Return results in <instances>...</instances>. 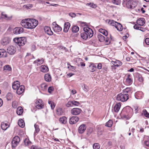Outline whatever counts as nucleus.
Masks as SVG:
<instances>
[{"label": "nucleus", "mask_w": 149, "mask_h": 149, "mask_svg": "<svg viewBox=\"0 0 149 149\" xmlns=\"http://www.w3.org/2000/svg\"><path fill=\"white\" fill-rule=\"evenodd\" d=\"M21 24L23 27L28 29L35 28L38 24V21L34 19H28V20H23L21 22Z\"/></svg>", "instance_id": "1"}, {"label": "nucleus", "mask_w": 149, "mask_h": 149, "mask_svg": "<svg viewBox=\"0 0 149 149\" xmlns=\"http://www.w3.org/2000/svg\"><path fill=\"white\" fill-rule=\"evenodd\" d=\"M133 113L132 109L128 106L124 107L122 111V113L123 114V117L127 120L130 118Z\"/></svg>", "instance_id": "2"}, {"label": "nucleus", "mask_w": 149, "mask_h": 149, "mask_svg": "<svg viewBox=\"0 0 149 149\" xmlns=\"http://www.w3.org/2000/svg\"><path fill=\"white\" fill-rule=\"evenodd\" d=\"M137 2L135 0H123V5L128 8L133 9L137 6Z\"/></svg>", "instance_id": "3"}, {"label": "nucleus", "mask_w": 149, "mask_h": 149, "mask_svg": "<svg viewBox=\"0 0 149 149\" xmlns=\"http://www.w3.org/2000/svg\"><path fill=\"white\" fill-rule=\"evenodd\" d=\"M13 40L20 47L24 45L26 42V39L25 37L15 38Z\"/></svg>", "instance_id": "4"}, {"label": "nucleus", "mask_w": 149, "mask_h": 149, "mask_svg": "<svg viewBox=\"0 0 149 149\" xmlns=\"http://www.w3.org/2000/svg\"><path fill=\"white\" fill-rule=\"evenodd\" d=\"M129 98V96L123 92L117 95L116 100L118 101L124 102L127 101Z\"/></svg>", "instance_id": "5"}, {"label": "nucleus", "mask_w": 149, "mask_h": 149, "mask_svg": "<svg viewBox=\"0 0 149 149\" xmlns=\"http://www.w3.org/2000/svg\"><path fill=\"white\" fill-rule=\"evenodd\" d=\"M84 32L86 33L87 35L88 36L89 38H91L93 36V32L92 29L87 26L84 28Z\"/></svg>", "instance_id": "6"}, {"label": "nucleus", "mask_w": 149, "mask_h": 149, "mask_svg": "<svg viewBox=\"0 0 149 149\" xmlns=\"http://www.w3.org/2000/svg\"><path fill=\"white\" fill-rule=\"evenodd\" d=\"M35 106L36 108L38 109H41L43 108V103L42 100L39 99L36 100Z\"/></svg>", "instance_id": "7"}, {"label": "nucleus", "mask_w": 149, "mask_h": 149, "mask_svg": "<svg viewBox=\"0 0 149 149\" xmlns=\"http://www.w3.org/2000/svg\"><path fill=\"white\" fill-rule=\"evenodd\" d=\"M54 31L56 32H59L62 29V28L57 24L56 22H54L52 23Z\"/></svg>", "instance_id": "8"}, {"label": "nucleus", "mask_w": 149, "mask_h": 149, "mask_svg": "<svg viewBox=\"0 0 149 149\" xmlns=\"http://www.w3.org/2000/svg\"><path fill=\"white\" fill-rule=\"evenodd\" d=\"M10 41V38L8 37H6L3 38L1 40V43L3 46L7 45L9 43Z\"/></svg>", "instance_id": "9"}, {"label": "nucleus", "mask_w": 149, "mask_h": 149, "mask_svg": "<svg viewBox=\"0 0 149 149\" xmlns=\"http://www.w3.org/2000/svg\"><path fill=\"white\" fill-rule=\"evenodd\" d=\"M81 111V109L78 108H74L71 110V113L74 115H78L79 114Z\"/></svg>", "instance_id": "10"}, {"label": "nucleus", "mask_w": 149, "mask_h": 149, "mask_svg": "<svg viewBox=\"0 0 149 149\" xmlns=\"http://www.w3.org/2000/svg\"><path fill=\"white\" fill-rule=\"evenodd\" d=\"M24 31V29L22 27H16L13 30V33L14 34H18L22 33Z\"/></svg>", "instance_id": "11"}, {"label": "nucleus", "mask_w": 149, "mask_h": 149, "mask_svg": "<svg viewBox=\"0 0 149 149\" xmlns=\"http://www.w3.org/2000/svg\"><path fill=\"white\" fill-rule=\"evenodd\" d=\"M8 53L10 55L14 54L16 52V48L13 46H11L7 49Z\"/></svg>", "instance_id": "12"}, {"label": "nucleus", "mask_w": 149, "mask_h": 149, "mask_svg": "<svg viewBox=\"0 0 149 149\" xmlns=\"http://www.w3.org/2000/svg\"><path fill=\"white\" fill-rule=\"evenodd\" d=\"M79 118L76 116L72 117L69 120V123L70 124H75L79 120Z\"/></svg>", "instance_id": "13"}, {"label": "nucleus", "mask_w": 149, "mask_h": 149, "mask_svg": "<svg viewBox=\"0 0 149 149\" xmlns=\"http://www.w3.org/2000/svg\"><path fill=\"white\" fill-rule=\"evenodd\" d=\"M86 127L85 124H81L78 128V132L80 134L83 133L86 130Z\"/></svg>", "instance_id": "14"}, {"label": "nucleus", "mask_w": 149, "mask_h": 149, "mask_svg": "<svg viewBox=\"0 0 149 149\" xmlns=\"http://www.w3.org/2000/svg\"><path fill=\"white\" fill-rule=\"evenodd\" d=\"M89 69L90 71L93 72L95 71L97 69L96 64H94L93 63H91L89 66Z\"/></svg>", "instance_id": "15"}, {"label": "nucleus", "mask_w": 149, "mask_h": 149, "mask_svg": "<svg viewBox=\"0 0 149 149\" xmlns=\"http://www.w3.org/2000/svg\"><path fill=\"white\" fill-rule=\"evenodd\" d=\"M44 30L45 33L51 36L53 34V32L51 31L50 27H45Z\"/></svg>", "instance_id": "16"}, {"label": "nucleus", "mask_w": 149, "mask_h": 149, "mask_svg": "<svg viewBox=\"0 0 149 149\" xmlns=\"http://www.w3.org/2000/svg\"><path fill=\"white\" fill-rule=\"evenodd\" d=\"M24 86L23 85L20 86L17 89V93L18 94L20 95L24 92Z\"/></svg>", "instance_id": "17"}, {"label": "nucleus", "mask_w": 149, "mask_h": 149, "mask_svg": "<svg viewBox=\"0 0 149 149\" xmlns=\"http://www.w3.org/2000/svg\"><path fill=\"white\" fill-rule=\"evenodd\" d=\"M20 82L17 81H14L12 85V88L14 90H17L19 87L20 86Z\"/></svg>", "instance_id": "18"}, {"label": "nucleus", "mask_w": 149, "mask_h": 149, "mask_svg": "<svg viewBox=\"0 0 149 149\" xmlns=\"http://www.w3.org/2000/svg\"><path fill=\"white\" fill-rule=\"evenodd\" d=\"M70 23L68 22H66L64 24V28L63 31L64 32L66 33L68 32L69 29L70 27Z\"/></svg>", "instance_id": "19"}, {"label": "nucleus", "mask_w": 149, "mask_h": 149, "mask_svg": "<svg viewBox=\"0 0 149 149\" xmlns=\"http://www.w3.org/2000/svg\"><path fill=\"white\" fill-rule=\"evenodd\" d=\"M136 23L140 26H143L145 24V19L143 18H139L137 20Z\"/></svg>", "instance_id": "20"}, {"label": "nucleus", "mask_w": 149, "mask_h": 149, "mask_svg": "<svg viewBox=\"0 0 149 149\" xmlns=\"http://www.w3.org/2000/svg\"><path fill=\"white\" fill-rule=\"evenodd\" d=\"M7 52L5 50L3 49H0V58L7 57Z\"/></svg>", "instance_id": "21"}, {"label": "nucleus", "mask_w": 149, "mask_h": 149, "mask_svg": "<svg viewBox=\"0 0 149 149\" xmlns=\"http://www.w3.org/2000/svg\"><path fill=\"white\" fill-rule=\"evenodd\" d=\"M130 88H127L123 90V92L125 94H127L129 96L132 93V91Z\"/></svg>", "instance_id": "22"}, {"label": "nucleus", "mask_w": 149, "mask_h": 149, "mask_svg": "<svg viewBox=\"0 0 149 149\" xmlns=\"http://www.w3.org/2000/svg\"><path fill=\"white\" fill-rule=\"evenodd\" d=\"M40 70L43 72H46L49 70L48 67L45 65H41L40 67Z\"/></svg>", "instance_id": "23"}, {"label": "nucleus", "mask_w": 149, "mask_h": 149, "mask_svg": "<svg viewBox=\"0 0 149 149\" xmlns=\"http://www.w3.org/2000/svg\"><path fill=\"white\" fill-rule=\"evenodd\" d=\"M120 107L121 104L120 102H119L116 104L115 105L114 107L115 112H118L119 111L120 108Z\"/></svg>", "instance_id": "24"}, {"label": "nucleus", "mask_w": 149, "mask_h": 149, "mask_svg": "<svg viewBox=\"0 0 149 149\" xmlns=\"http://www.w3.org/2000/svg\"><path fill=\"white\" fill-rule=\"evenodd\" d=\"M44 78L45 81L47 82H50L51 81V77L49 74H46L45 75Z\"/></svg>", "instance_id": "25"}, {"label": "nucleus", "mask_w": 149, "mask_h": 149, "mask_svg": "<svg viewBox=\"0 0 149 149\" xmlns=\"http://www.w3.org/2000/svg\"><path fill=\"white\" fill-rule=\"evenodd\" d=\"M143 93L141 91L136 93L135 94L136 98L137 99H140L143 97Z\"/></svg>", "instance_id": "26"}, {"label": "nucleus", "mask_w": 149, "mask_h": 149, "mask_svg": "<svg viewBox=\"0 0 149 149\" xmlns=\"http://www.w3.org/2000/svg\"><path fill=\"white\" fill-rule=\"evenodd\" d=\"M9 126L7 123H2L1 125V129L4 130H6L9 127Z\"/></svg>", "instance_id": "27"}, {"label": "nucleus", "mask_w": 149, "mask_h": 149, "mask_svg": "<svg viewBox=\"0 0 149 149\" xmlns=\"http://www.w3.org/2000/svg\"><path fill=\"white\" fill-rule=\"evenodd\" d=\"M144 144L146 146L149 147V137L148 136H146L145 137Z\"/></svg>", "instance_id": "28"}, {"label": "nucleus", "mask_w": 149, "mask_h": 149, "mask_svg": "<svg viewBox=\"0 0 149 149\" xmlns=\"http://www.w3.org/2000/svg\"><path fill=\"white\" fill-rule=\"evenodd\" d=\"M23 112V109L21 107H18L16 113L18 115H22Z\"/></svg>", "instance_id": "29"}, {"label": "nucleus", "mask_w": 149, "mask_h": 149, "mask_svg": "<svg viewBox=\"0 0 149 149\" xmlns=\"http://www.w3.org/2000/svg\"><path fill=\"white\" fill-rule=\"evenodd\" d=\"M18 124L19 127H23L24 126V123L22 119H20L19 120Z\"/></svg>", "instance_id": "30"}, {"label": "nucleus", "mask_w": 149, "mask_h": 149, "mask_svg": "<svg viewBox=\"0 0 149 149\" xmlns=\"http://www.w3.org/2000/svg\"><path fill=\"white\" fill-rule=\"evenodd\" d=\"M116 24H117L116 26V28L119 31H121L123 30L122 25L119 23H118Z\"/></svg>", "instance_id": "31"}, {"label": "nucleus", "mask_w": 149, "mask_h": 149, "mask_svg": "<svg viewBox=\"0 0 149 149\" xmlns=\"http://www.w3.org/2000/svg\"><path fill=\"white\" fill-rule=\"evenodd\" d=\"M141 115H144L146 117L149 118V113L148 112L146 109H144L143 110L141 113Z\"/></svg>", "instance_id": "32"}, {"label": "nucleus", "mask_w": 149, "mask_h": 149, "mask_svg": "<svg viewBox=\"0 0 149 149\" xmlns=\"http://www.w3.org/2000/svg\"><path fill=\"white\" fill-rule=\"evenodd\" d=\"M97 38L98 40L100 42H103L105 39V37L101 34H99L98 35Z\"/></svg>", "instance_id": "33"}, {"label": "nucleus", "mask_w": 149, "mask_h": 149, "mask_svg": "<svg viewBox=\"0 0 149 149\" xmlns=\"http://www.w3.org/2000/svg\"><path fill=\"white\" fill-rule=\"evenodd\" d=\"M72 31L74 33H76L79 30V27L76 25H74L72 28Z\"/></svg>", "instance_id": "34"}, {"label": "nucleus", "mask_w": 149, "mask_h": 149, "mask_svg": "<svg viewBox=\"0 0 149 149\" xmlns=\"http://www.w3.org/2000/svg\"><path fill=\"white\" fill-rule=\"evenodd\" d=\"M67 118L65 116L61 117L59 118V121L62 124H65L67 122Z\"/></svg>", "instance_id": "35"}, {"label": "nucleus", "mask_w": 149, "mask_h": 149, "mask_svg": "<svg viewBox=\"0 0 149 149\" xmlns=\"http://www.w3.org/2000/svg\"><path fill=\"white\" fill-rule=\"evenodd\" d=\"M99 31L105 36H107L108 34L107 31L105 30L102 29L101 28L99 29Z\"/></svg>", "instance_id": "36"}, {"label": "nucleus", "mask_w": 149, "mask_h": 149, "mask_svg": "<svg viewBox=\"0 0 149 149\" xmlns=\"http://www.w3.org/2000/svg\"><path fill=\"white\" fill-rule=\"evenodd\" d=\"M81 38L84 40H86L89 37L87 35L85 32H83L81 33Z\"/></svg>", "instance_id": "37"}, {"label": "nucleus", "mask_w": 149, "mask_h": 149, "mask_svg": "<svg viewBox=\"0 0 149 149\" xmlns=\"http://www.w3.org/2000/svg\"><path fill=\"white\" fill-rule=\"evenodd\" d=\"M125 82L126 84L129 85H131L132 83L133 79L132 78L126 79Z\"/></svg>", "instance_id": "38"}, {"label": "nucleus", "mask_w": 149, "mask_h": 149, "mask_svg": "<svg viewBox=\"0 0 149 149\" xmlns=\"http://www.w3.org/2000/svg\"><path fill=\"white\" fill-rule=\"evenodd\" d=\"M118 22H115L113 20H109L108 23L111 25L114 26L116 27V23H118Z\"/></svg>", "instance_id": "39"}, {"label": "nucleus", "mask_w": 149, "mask_h": 149, "mask_svg": "<svg viewBox=\"0 0 149 149\" xmlns=\"http://www.w3.org/2000/svg\"><path fill=\"white\" fill-rule=\"evenodd\" d=\"M136 76L137 77L138 80L139 81L142 82L143 81V79L141 75L138 73L137 74Z\"/></svg>", "instance_id": "40"}, {"label": "nucleus", "mask_w": 149, "mask_h": 149, "mask_svg": "<svg viewBox=\"0 0 149 149\" xmlns=\"http://www.w3.org/2000/svg\"><path fill=\"white\" fill-rule=\"evenodd\" d=\"M113 124L112 121L111 120H109L106 124V126L109 127H111Z\"/></svg>", "instance_id": "41"}, {"label": "nucleus", "mask_w": 149, "mask_h": 149, "mask_svg": "<svg viewBox=\"0 0 149 149\" xmlns=\"http://www.w3.org/2000/svg\"><path fill=\"white\" fill-rule=\"evenodd\" d=\"M86 6H89L90 7L93 8H95L97 7V5L93 3H87L86 4Z\"/></svg>", "instance_id": "42"}, {"label": "nucleus", "mask_w": 149, "mask_h": 149, "mask_svg": "<svg viewBox=\"0 0 149 149\" xmlns=\"http://www.w3.org/2000/svg\"><path fill=\"white\" fill-rule=\"evenodd\" d=\"M13 97V95L10 93H8L6 96L7 99L8 100H10Z\"/></svg>", "instance_id": "43"}, {"label": "nucleus", "mask_w": 149, "mask_h": 149, "mask_svg": "<svg viewBox=\"0 0 149 149\" xmlns=\"http://www.w3.org/2000/svg\"><path fill=\"white\" fill-rule=\"evenodd\" d=\"M34 126L35 129L34 134H35L36 133H38L40 129L39 128V126L38 125L35 124Z\"/></svg>", "instance_id": "44"}, {"label": "nucleus", "mask_w": 149, "mask_h": 149, "mask_svg": "<svg viewBox=\"0 0 149 149\" xmlns=\"http://www.w3.org/2000/svg\"><path fill=\"white\" fill-rule=\"evenodd\" d=\"M4 70L10 71L11 70V68L10 65H7L4 67Z\"/></svg>", "instance_id": "45"}, {"label": "nucleus", "mask_w": 149, "mask_h": 149, "mask_svg": "<svg viewBox=\"0 0 149 149\" xmlns=\"http://www.w3.org/2000/svg\"><path fill=\"white\" fill-rule=\"evenodd\" d=\"M93 129L91 127H90L87 130V134L89 136L93 132Z\"/></svg>", "instance_id": "46"}, {"label": "nucleus", "mask_w": 149, "mask_h": 149, "mask_svg": "<svg viewBox=\"0 0 149 149\" xmlns=\"http://www.w3.org/2000/svg\"><path fill=\"white\" fill-rule=\"evenodd\" d=\"M12 146L13 148H15L19 144V143L16 142V141L12 140Z\"/></svg>", "instance_id": "47"}, {"label": "nucleus", "mask_w": 149, "mask_h": 149, "mask_svg": "<svg viewBox=\"0 0 149 149\" xmlns=\"http://www.w3.org/2000/svg\"><path fill=\"white\" fill-rule=\"evenodd\" d=\"M24 142L25 145L26 146L29 145L31 143V142L29 139H26L24 141Z\"/></svg>", "instance_id": "48"}, {"label": "nucleus", "mask_w": 149, "mask_h": 149, "mask_svg": "<svg viewBox=\"0 0 149 149\" xmlns=\"http://www.w3.org/2000/svg\"><path fill=\"white\" fill-rule=\"evenodd\" d=\"M57 114L58 115H61L63 113L62 109L61 108H59L56 110Z\"/></svg>", "instance_id": "49"}, {"label": "nucleus", "mask_w": 149, "mask_h": 149, "mask_svg": "<svg viewBox=\"0 0 149 149\" xmlns=\"http://www.w3.org/2000/svg\"><path fill=\"white\" fill-rule=\"evenodd\" d=\"M93 149H99L100 145L98 143H95L93 145Z\"/></svg>", "instance_id": "50"}, {"label": "nucleus", "mask_w": 149, "mask_h": 149, "mask_svg": "<svg viewBox=\"0 0 149 149\" xmlns=\"http://www.w3.org/2000/svg\"><path fill=\"white\" fill-rule=\"evenodd\" d=\"M113 3L116 5H119L121 3V0H113L112 1Z\"/></svg>", "instance_id": "51"}, {"label": "nucleus", "mask_w": 149, "mask_h": 149, "mask_svg": "<svg viewBox=\"0 0 149 149\" xmlns=\"http://www.w3.org/2000/svg\"><path fill=\"white\" fill-rule=\"evenodd\" d=\"M12 140L16 141V142L19 143L20 141V139L18 136H16L13 138Z\"/></svg>", "instance_id": "52"}, {"label": "nucleus", "mask_w": 149, "mask_h": 149, "mask_svg": "<svg viewBox=\"0 0 149 149\" xmlns=\"http://www.w3.org/2000/svg\"><path fill=\"white\" fill-rule=\"evenodd\" d=\"M72 101V106L73 105L75 106H78L80 104L79 102L75 101V100Z\"/></svg>", "instance_id": "53"}, {"label": "nucleus", "mask_w": 149, "mask_h": 149, "mask_svg": "<svg viewBox=\"0 0 149 149\" xmlns=\"http://www.w3.org/2000/svg\"><path fill=\"white\" fill-rule=\"evenodd\" d=\"M111 62L112 63H113L116 64H119V65H122V62L119 60H116L115 61H112Z\"/></svg>", "instance_id": "54"}, {"label": "nucleus", "mask_w": 149, "mask_h": 149, "mask_svg": "<svg viewBox=\"0 0 149 149\" xmlns=\"http://www.w3.org/2000/svg\"><path fill=\"white\" fill-rule=\"evenodd\" d=\"M2 16H3L4 17H3V18H4L5 19L7 20L10 19L12 18V17H9L7 16V15L6 14L4 15L2 13H1Z\"/></svg>", "instance_id": "55"}, {"label": "nucleus", "mask_w": 149, "mask_h": 149, "mask_svg": "<svg viewBox=\"0 0 149 149\" xmlns=\"http://www.w3.org/2000/svg\"><path fill=\"white\" fill-rule=\"evenodd\" d=\"M82 87L85 92H86L88 91V87L86 86L85 84H83L82 86Z\"/></svg>", "instance_id": "56"}, {"label": "nucleus", "mask_w": 149, "mask_h": 149, "mask_svg": "<svg viewBox=\"0 0 149 149\" xmlns=\"http://www.w3.org/2000/svg\"><path fill=\"white\" fill-rule=\"evenodd\" d=\"M66 106L67 107H72V101H68V103L66 104Z\"/></svg>", "instance_id": "57"}, {"label": "nucleus", "mask_w": 149, "mask_h": 149, "mask_svg": "<svg viewBox=\"0 0 149 149\" xmlns=\"http://www.w3.org/2000/svg\"><path fill=\"white\" fill-rule=\"evenodd\" d=\"M54 89V88L52 86H50L48 88V92L49 93H51V92L53 91Z\"/></svg>", "instance_id": "58"}, {"label": "nucleus", "mask_w": 149, "mask_h": 149, "mask_svg": "<svg viewBox=\"0 0 149 149\" xmlns=\"http://www.w3.org/2000/svg\"><path fill=\"white\" fill-rule=\"evenodd\" d=\"M146 44L147 45H149V38H146L144 40Z\"/></svg>", "instance_id": "59"}, {"label": "nucleus", "mask_w": 149, "mask_h": 149, "mask_svg": "<svg viewBox=\"0 0 149 149\" xmlns=\"http://www.w3.org/2000/svg\"><path fill=\"white\" fill-rule=\"evenodd\" d=\"M37 61L38 62H40V63H39V64L40 65V64H42V63H43L44 60L43 58H42L41 59H38L37 60Z\"/></svg>", "instance_id": "60"}, {"label": "nucleus", "mask_w": 149, "mask_h": 149, "mask_svg": "<svg viewBox=\"0 0 149 149\" xmlns=\"http://www.w3.org/2000/svg\"><path fill=\"white\" fill-rule=\"evenodd\" d=\"M41 87H43L44 90L46 89L47 87V85L45 84H42L41 85Z\"/></svg>", "instance_id": "61"}, {"label": "nucleus", "mask_w": 149, "mask_h": 149, "mask_svg": "<svg viewBox=\"0 0 149 149\" xmlns=\"http://www.w3.org/2000/svg\"><path fill=\"white\" fill-rule=\"evenodd\" d=\"M68 68L69 69H70V68H71L72 69H75V67L72 66L70 64L68 63Z\"/></svg>", "instance_id": "62"}, {"label": "nucleus", "mask_w": 149, "mask_h": 149, "mask_svg": "<svg viewBox=\"0 0 149 149\" xmlns=\"http://www.w3.org/2000/svg\"><path fill=\"white\" fill-rule=\"evenodd\" d=\"M105 42L107 43V45H108L110 43V40L109 38H107L105 40Z\"/></svg>", "instance_id": "63"}, {"label": "nucleus", "mask_w": 149, "mask_h": 149, "mask_svg": "<svg viewBox=\"0 0 149 149\" xmlns=\"http://www.w3.org/2000/svg\"><path fill=\"white\" fill-rule=\"evenodd\" d=\"M69 15L72 17H74L76 16V14L74 13H70L69 14Z\"/></svg>", "instance_id": "64"}]
</instances>
